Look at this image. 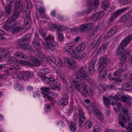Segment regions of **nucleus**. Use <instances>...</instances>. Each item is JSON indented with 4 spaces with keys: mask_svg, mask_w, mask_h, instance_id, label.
Listing matches in <instances>:
<instances>
[{
    "mask_svg": "<svg viewBox=\"0 0 132 132\" xmlns=\"http://www.w3.org/2000/svg\"><path fill=\"white\" fill-rule=\"evenodd\" d=\"M59 86L57 85L53 84L50 85L48 87H42L40 89L42 90V93L43 97L46 98L49 100L52 101L53 97L52 96L55 94V93L52 92L50 95L48 94L49 90L50 89H58Z\"/></svg>",
    "mask_w": 132,
    "mask_h": 132,
    "instance_id": "1",
    "label": "nucleus"
},
{
    "mask_svg": "<svg viewBox=\"0 0 132 132\" xmlns=\"http://www.w3.org/2000/svg\"><path fill=\"white\" fill-rule=\"evenodd\" d=\"M75 84V87L78 90L83 94V96H86V94H88L92 96L94 95L93 90L90 87L88 88V90L86 89L87 86L85 83H73Z\"/></svg>",
    "mask_w": 132,
    "mask_h": 132,
    "instance_id": "2",
    "label": "nucleus"
},
{
    "mask_svg": "<svg viewBox=\"0 0 132 132\" xmlns=\"http://www.w3.org/2000/svg\"><path fill=\"white\" fill-rule=\"evenodd\" d=\"M54 39V37L53 36L49 35L45 38L46 43L43 42V44L47 49H55L58 47V44L55 42H51Z\"/></svg>",
    "mask_w": 132,
    "mask_h": 132,
    "instance_id": "3",
    "label": "nucleus"
},
{
    "mask_svg": "<svg viewBox=\"0 0 132 132\" xmlns=\"http://www.w3.org/2000/svg\"><path fill=\"white\" fill-rule=\"evenodd\" d=\"M132 38V37L130 36H128L126 37L125 39L121 43L120 46L119 47L117 50V54L118 55H120L122 54L124 51L125 47L130 42Z\"/></svg>",
    "mask_w": 132,
    "mask_h": 132,
    "instance_id": "4",
    "label": "nucleus"
},
{
    "mask_svg": "<svg viewBox=\"0 0 132 132\" xmlns=\"http://www.w3.org/2000/svg\"><path fill=\"white\" fill-rule=\"evenodd\" d=\"M87 72L85 71V69L84 67H82L79 70L75 73V75L77 77L75 81H73V82H78L83 80L84 77L87 75Z\"/></svg>",
    "mask_w": 132,
    "mask_h": 132,
    "instance_id": "5",
    "label": "nucleus"
},
{
    "mask_svg": "<svg viewBox=\"0 0 132 132\" xmlns=\"http://www.w3.org/2000/svg\"><path fill=\"white\" fill-rule=\"evenodd\" d=\"M85 46V44L83 43L80 44L78 45V47L77 50V54L75 56L74 58L78 60H80L85 58L86 54L84 53H82L80 55H79L83 51Z\"/></svg>",
    "mask_w": 132,
    "mask_h": 132,
    "instance_id": "6",
    "label": "nucleus"
},
{
    "mask_svg": "<svg viewBox=\"0 0 132 132\" xmlns=\"http://www.w3.org/2000/svg\"><path fill=\"white\" fill-rule=\"evenodd\" d=\"M78 47V46L74 48L71 46H65L63 47V50L70 55L71 58H74L75 55L77 54V50Z\"/></svg>",
    "mask_w": 132,
    "mask_h": 132,
    "instance_id": "7",
    "label": "nucleus"
},
{
    "mask_svg": "<svg viewBox=\"0 0 132 132\" xmlns=\"http://www.w3.org/2000/svg\"><path fill=\"white\" fill-rule=\"evenodd\" d=\"M31 38V36L30 35H27L23 38L18 40L17 42V44L20 48L24 49L26 46L28 45Z\"/></svg>",
    "mask_w": 132,
    "mask_h": 132,
    "instance_id": "8",
    "label": "nucleus"
},
{
    "mask_svg": "<svg viewBox=\"0 0 132 132\" xmlns=\"http://www.w3.org/2000/svg\"><path fill=\"white\" fill-rule=\"evenodd\" d=\"M25 15L26 18L24 19V24L23 26L26 29H28L30 27L32 22L29 11H26Z\"/></svg>",
    "mask_w": 132,
    "mask_h": 132,
    "instance_id": "9",
    "label": "nucleus"
},
{
    "mask_svg": "<svg viewBox=\"0 0 132 132\" xmlns=\"http://www.w3.org/2000/svg\"><path fill=\"white\" fill-rule=\"evenodd\" d=\"M32 43L36 51L37 52H40L41 49L40 44L39 41L38 35L36 33H35Z\"/></svg>",
    "mask_w": 132,
    "mask_h": 132,
    "instance_id": "10",
    "label": "nucleus"
},
{
    "mask_svg": "<svg viewBox=\"0 0 132 132\" xmlns=\"http://www.w3.org/2000/svg\"><path fill=\"white\" fill-rule=\"evenodd\" d=\"M110 59L106 57L103 56L101 57L99 61V67H103L108 63H110Z\"/></svg>",
    "mask_w": 132,
    "mask_h": 132,
    "instance_id": "11",
    "label": "nucleus"
},
{
    "mask_svg": "<svg viewBox=\"0 0 132 132\" xmlns=\"http://www.w3.org/2000/svg\"><path fill=\"white\" fill-rule=\"evenodd\" d=\"M79 125L80 127H82V124L83 123L84 121L85 120V117L81 109H79Z\"/></svg>",
    "mask_w": 132,
    "mask_h": 132,
    "instance_id": "12",
    "label": "nucleus"
},
{
    "mask_svg": "<svg viewBox=\"0 0 132 132\" xmlns=\"http://www.w3.org/2000/svg\"><path fill=\"white\" fill-rule=\"evenodd\" d=\"M130 53V51L128 49L124 50L121 57L120 60L123 61H126L129 57Z\"/></svg>",
    "mask_w": 132,
    "mask_h": 132,
    "instance_id": "13",
    "label": "nucleus"
},
{
    "mask_svg": "<svg viewBox=\"0 0 132 132\" xmlns=\"http://www.w3.org/2000/svg\"><path fill=\"white\" fill-rule=\"evenodd\" d=\"M129 9L128 7H125L121 9L118 10L115 12L112 15V16L116 19L118 16L120 15L122 13L124 12L126 10Z\"/></svg>",
    "mask_w": 132,
    "mask_h": 132,
    "instance_id": "14",
    "label": "nucleus"
},
{
    "mask_svg": "<svg viewBox=\"0 0 132 132\" xmlns=\"http://www.w3.org/2000/svg\"><path fill=\"white\" fill-rule=\"evenodd\" d=\"M51 60L54 62L55 64L58 66L62 67L63 62L62 60L60 58H57L55 59L52 57Z\"/></svg>",
    "mask_w": 132,
    "mask_h": 132,
    "instance_id": "15",
    "label": "nucleus"
},
{
    "mask_svg": "<svg viewBox=\"0 0 132 132\" xmlns=\"http://www.w3.org/2000/svg\"><path fill=\"white\" fill-rule=\"evenodd\" d=\"M18 18L13 14L11 17H10L7 20V22L8 23L11 24V25L13 26H15L16 24V20Z\"/></svg>",
    "mask_w": 132,
    "mask_h": 132,
    "instance_id": "16",
    "label": "nucleus"
},
{
    "mask_svg": "<svg viewBox=\"0 0 132 132\" xmlns=\"http://www.w3.org/2000/svg\"><path fill=\"white\" fill-rule=\"evenodd\" d=\"M52 27L54 29L59 31H62L67 29V28L62 25H59L54 24H52Z\"/></svg>",
    "mask_w": 132,
    "mask_h": 132,
    "instance_id": "17",
    "label": "nucleus"
},
{
    "mask_svg": "<svg viewBox=\"0 0 132 132\" xmlns=\"http://www.w3.org/2000/svg\"><path fill=\"white\" fill-rule=\"evenodd\" d=\"M31 61L32 62L33 67L40 65L43 63V61L42 60H39V59L35 57L32 58Z\"/></svg>",
    "mask_w": 132,
    "mask_h": 132,
    "instance_id": "18",
    "label": "nucleus"
},
{
    "mask_svg": "<svg viewBox=\"0 0 132 132\" xmlns=\"http://www.w3.org/2000/svg\"><path fill=\"white\" fill-rule=\"evenodd\" d=\"M117 28L116 27H113L111 29L107 34L106 36L108 37H110L113 35L117 32Z\"/></svg>",
    "mask_w": 132,
    "mask_h": 132,
    "instance_id": "19",
    "label": "nucleus"
},
{
    "mask_svg": "<svg viewBox=\"0 0 132 132\" xmlns=\"http://www.w3.org/2000/svg\"><path fill=\"white\" fill-rule=\"evenodd\" d=\"M68 100V96L67 94H65L63 96L62 99L60 101V103L63 105H66L67 104Z\"/></svg>",
    "mask_w": 132,
    "mask_h": 132,
    "instance_id": "20",
    "label": "nucleus"
},
{
    "mask_svg": "<svg viewBox=\"0 0 132 132\" xmlns=\"http://www.w3.org/2000/svg\"><path fill=\"white\" fill-rule=\"evenodd\" d=\"M87 3L89 6L92 7V9H94L98 6V3L95 0H88Z\"/></svg>",
    "mask_w": 132,
    "mask_h": 132,
    "instance_id": "21",
    "label": "nucleus"
},
{
    "mask_svg": "<svg viewBox=\"0 0 132 132\" xmlns=\"http://www.w3.org/2000/svg\"><path fill=\"white\" fill-rule=\"evenodd\" d=\"M39 76L44 80L47 81H49L51 82H54L56 81V80L54 78L52 77L49 78L48 77H46L44 74H43L42 73H40Z\"/></svg>",
    "mask_w": 132,
    "mask_h": 132,
    "instance_id": "22",
    "label": "nucleus"
},
{
    "mask_svg": "<svg viewBox=\"0 0 132 132\" xmlns=\"http://www.w3.org/2000/svg\"><path fill=\"white\" fill-rule=\"evenodd\" d=\"M119 69L122 72H123L127 70L126 64L124 62H120L119 63Z\"/></svg>",
    "mask_w": 132,
    "mask_h": 132,
    "instance_id": "23",
    "label": "nucleus"
},
{
    "mask_svg": "<svg viewBox=\"0 0 132 132\" xmlns=\"http://www.w3.org/2000/svg\"><path fill=\"white\" fill-rule=\"evenodd\" d=\"M102 16V15L101 12H97L92 15V18L94 20H97L100 19Z\"/></svg>",
    "mask_w": 132,
    "mask_h": 132,
    "instance_id": "24",
    "label": "nucleus"
},
{
    "mask_svg": "<svg viewBox=\"0 0 132 132\" xmlns=\"http://www.w3.org/2000/svg\"><path fill=\"white\" fill-rule=\"evenodd\" d=\"M23 29V27L20 26H15L12 28V33L13 34H15L19 32Z\"/></svg>",
    "mask_w": 132,
    "mask_h": 132,
    "instance_id": "25",
    "label": "nucleus"
},
{
    "mask_svg": "<svg viewBox=\"0 0 132 132\" xmlns=\"http://www.w3.org/2000/svg\"><path fill=\"white\" fill-rule=\"evenodd\" d=\"M97 59V56L96 55H94L92 57V59L90 61V63L89 64V66H90L91 68H94Z\"/></svg>",
    "mask_w": 132,
    "mask_h": 132,
    "instance_id": "26",
    "label": "nucleus"
},
{
    "mask_svg": "<svg viewBox=\"0 0 132 132\" xmlns=\"http://www.w3.org/2000/svg\"><path fill=\"white\" fill-rule=\"evenodd\" d=\"M123 89L127 90H131L132 89V85L130 83H124L122 86Z\"/></svg>",
    "mask_w": 132,
    "mask_h": 132,
    "instance_id": "27",
    "label": "nucleus"
},
{
    "mask_svg": "<svg viewBox=\"0 0 132 132\" xmlns=\"http://www.w3.org/2000/svg\"><path fill=\"white\" fill-rule=\"evenodd\" d=\"M11 3H9L8 5L5 6V13H6L7 15L10 14L11 12L12 9L11 7Z\"/></svg>",
    "mask_w": 132,
    "mask_h": 132,
    "instance_id": "28",
    "label": "nucleus"
},
{
    "mask_svg": "<svg viewBox=\"0 0 132 132\" xmlns=\"http://www.w3.org/2000/svg\"><path fill=\"white\" fill-rule=\"evenodd\" d=\"M15 56L18 59H22V58L24 59L26 55L20 51H18L15 53Z\"/></svg>",
    "mask_w": 132,
    "mask_h": 132,
    "instance_id": "29",
    "label": "nucleus"
},
{
    "mask_svg": "<svg viewBox=\"0 0 132 132\" xmlns=\"http://www.w3.org/2000/svg\"><path fill=\"white\" fill-rule=\"evenodd\" d=\"M77 63L76 61L73 59L69 63V64L68 65L67 67L70 69H72L75 68L77 66Z\"/></svg>",
    "mask_w": 132,
    "mask_h": 132,
    "instance_id": "30",
    "label": "nucleus"
},
{
    "mask_svg": "<svg viewBox=\"0 0 132 132\" xmlns=\"http://www.w3.org/2000/svg\"><path fill=\"white\" fill-rule=\"evenodd\" d=\"M103 97L104 105L106 107H109V105L111 104L109 98L104 96Z\"/></svg>",
    "mask_w": 132,
    "mask_h": 132,
    "instance_id": "31",
    "label": "nucleus"
},
{
    "mask_svg": "<svg viewBox=\"0 0 132 132\" xmlns=\"http://www.w3.org/2000/svg\"><path fill=\"white\" fill-rule=\"evenodd\" d=\"M98 111V113L96 114V115L99 120L102 122L104 121V120L102 113L100 111Z\"/></svg>",
    "mask_w": 132,
    "mask_h": 132,
    "instance_id": "32",
    "label": "nucleus"
},
{
    "mask_svg": "<svg viewBox=\"0 0 132 132\" xmlns=\"http://www.w3.org/2000/svg\"><path fill=\"white\" fill-rule=\"evenodd\" d=\"M38 10L39 12V14L43 18H45L46 17V15L45 14V10L44 9L41 8L39 9Z\"/></svg>",
    "mask_w": 132,
    "mask_h": 132,
    "instance_id": "33",
    "label": "nucleus"
},
{
    "mask_svg": "<svg viewBox=\"0 0 132 132\" xmlns=\"http://www.w3.org/2000/svg\"><path fill=\"white\" fill-rule=\"evenodd\" d=\"M111 103L112 106L116 105V107L118 109V110H120V111H121V109L122 107V105L120 103L112 102Z\"/></svg>",
    "mask_w": 132,
    "mask_h": 132,
    "instance_id": "34",
    "label": "nucleus"
},
{
    "mask_svg": "<svg viewBox=\"0 0 132 132\" xmlns=\"http://www.w3.org/2000/svg\"><path fill=\"white\" fill-rule=\"evenodd\" d=\"M7 54H6V55H5V58L6 59H8L9 62H13L16 61V59L14 57H9V55H8L7 56Z\"/></svg>",
    "mask_w": 132,
    "mask_h": 132,
    "instance_id": "35",
    "label": "nucleus"
},
{
    "mask_svg": "<svg viewBox=\"0 0 132 132\" xmlns=\"http://www.w3.org/2000/svg\"><path fill=\"white\" fill-rule=\"evenodd\" d=\"M21 4V0H16L14 6L15 9L19 10Z\"/></svg>",
    "mask_w": 132,
    "mask_h": 132,
    "instance_id": "36",
    "label": "nucleus"
},
{
    "mask_svg": "<svg viewBox=\"0 0 132 132\" xmlns=\"http://www.w3.org/2000/svg\"><path fill=\"white\" fill-rule=\"evenodd\" d=\"M57 34L59 40L60 41H62L64 38L63 34L60 32H57Z\"/></svg>",
    "mask_w": 132,
    "mask_h": 132,
    "instance_id": "37",
    "label": "nucleus"
},
{
    "mask_svg": "<svg viewBox=\"0 0 132 132\" xmlns=\"http://www.w3.org/2000/svg\"><path fill=\"white\" fill-rule=\"evenodd\" d=\"M93 123L90 120H87L85 123V127L87 128H90L92 125Z\"/></svg>",
    "mask_w": 132,
    "mask_h": 132,
    "instance_id": "38",
    "label": "nucleus"
},
{
    "mask_svg": "<svg viewBox=\"0 0 132 132\" xmlns=\"http://www.w3.org/2000/svg\"><path fill=\"white\" fill-rule=\"evenodd\" d=\"M130 18V16L129 15L126 16H124L120 19V22H124L125 21H127Z\"/></svg>",
    "mask_w": 132,
    "mask_h": 132,
    "instance_id": "39",
    "label": "nucleus"
},
{
    "mask_svg": "<svg viewBox=\"0 0 132 132\" xmlns=\"http://www.w3.org/2000/svg\"><path fill=\"white\" fill-rule=\"evenodd\" d=\"M72 59L68 57H65L64 58L63 60L64 63L66 65L67 67L69 63H70V62L72 60Z\"/></svg>",
    "mask_w": 132,
    "mask_h": 132,
    "instance_id": "40",
    "label": "nucleus"
},
{
    "mask_svg": "<svg viewBox=\"0 0 132 132\" xmlns=\"http://www.w3.org/2000/svg\"><path fill=\"white\" fill-rule=\"evenodd\" d=\"M20 13V11L19 10L14 9L13 12V14L18 18L19 16Z\"/></svg>",
    "mask_w": 132,
    "mask_h": 132,
    "instance_id": "41",
    "label": "nucleus"
},
{
    "mask_svg": "<svg viewBox=\"0 0 132 132\" xmlns=\"http://www.w3.org/2000/svg\"><path fill=\"white\" fill-rule=\"evenodd\" d=\"M12 67L15 70H19L21 68V65L20 64L15 63L13 65Z\"/></svg>",
    "mask_w": 132,
    "mask_h": 132,
    "instance_id": "42",
    "label": "nucleus"
},
{
    "mask_svg": "<svg viewBox=\"0 0 132 132\" xmlns=\"http://www.w3.org/2000/svg\"><path fill=\"white\" fill-rule=\"evenodd\" d=\"M106 72L104 70H102V71L101 72L100 74V76L101 78H105L106 76Z\"/></svg>",
    "mask_w": 132,
    "mask_h": 132,
    "instance_id": "43",
    "label": "nucleus"
},
{
    "mask_svg": "<svg viewBox=\"0 0 132 132\" xmlns=\"http://www.w3.org/2000/svg\"><path fill=\"white\" fill-rule=\"evenodd\" d=\"M79 29L81 31H87L85 24H81L80 26Z\"/></svg>",
    "mask_w": 132,
    "mask_h": 132,
    "instance_id": "44",
    "label": "nucleus"
},
{
    "mask_svg": "<svg viewBox=\"0 0 132 132\" xmlns=\"http://www.w3.org/2000/svg\"><path fill=\"white\" fill-rule=\"evenodd\" d=\"M109 3L107 2H103L101 4L102 7L104 10H106L108 7Z\"/></svg>",
    "mask_w": 132,
    "mask_h": 132,
    "instance_id": "45",
    "label": "nucleus"
},
{
    "mask_svg": "<svg viewBox=\"0 0 132 132\" xmlns=\"http://www.w3.org/2000/svg\"><path fill=\"white\" fill-rule=\"evenodd\" d=\"M69 128L72 131H74L76 130L75 125H74L73 123H71L69 126Z\"/></svg>",
    "mask_w": 132,
    "mask_h": 132,
    "instance_id": "46",
    "label": "nucleus"
},
{
    "mask_svg": "<svg viewBox=\"0 0 132 132\" xmlns=\"http://www.w3.org/2000/svg\"><path fill=\"white\" fill-rule=\"evenodd\" d=\"M51 104L49 103L46 104L45 106V109L47 112H49L51 109Z\"/></svg>",
    "mask_w": 132,
    "mask_h": 132,
    "instance_id": "47",
    "label": "nucleus"
},
{
    "mask_svg": "<svg viewBox=\"0 0 132 132\" xmlns=\"http://www.w3.org/2000/svg\"><path fill=\"white\" fill-rule=\"evenodd\" d=\"M132 100L131 98H130L128 101L125 103V105L127 107L129 108L131 106V101Z\"/></svg>",
    "mask_w": 132,
    "mask_h": 132,
    "instance_id": "48",
    "label": "nucleus"
},
{
    "mask_svg": "<svg viewBox=\"0 0 132 132\" xmlns=\"http://www.w3.org/2000/svg\"><path fill=\"white\" fill-rule=\"evenodd\" d=\"M119 118L120 120L123 121L125 122H126V118L121 113H120L119 115Z\"/></svg>",
    "mask_w": 132,
    "mask_h": 132,
    "instance_id": "49",
    "label": "nucleus"
},
{
    "mask_svg": "<svg viewBox=\"0 0 132 132\" xmlns=\"http://www.w3.org/2000/svg\"><path fill=\"white\" fill-rule=\"evenodd\" d=\"M93 9H92V7H90V8H89L84 10L83 11V13L84 14H89L91 12Z\"/></svg>",
    "mask_w": 132,
    "mask_h": 132,
    "instance_id": "50",
    "label": "nucleus"
},
{
    "mask_svg": "<svg viewBox=\"0 0 132 132\" xmlns=\"http://www.w3.org/2000/svg\"><path fill=\"white\" fill-rule=\"evenodd\" d=\"M122 101V102L126 103L130 98L129 96H122L121 97Z\"/></svg>",
    "mask_w": 132,
    "mask_h": 132,
    "instance_id": "51",
    "label": "nucleus"
},
{
    "mask_svg": "<svg viewBox=\"0 0 132 132\" xmlns=\"http://www.w3.org/2000/svg\"><path fill=\"white\" fill-rule=\"evenodd\" d=\"M132 0H120V2L122 5L131 2Z\"/></svg>",
    "mask_w": 132,
    "mask_h": 132,
    "instance_id": "52",
    "label": "nucleus"
},
{
    "mask_svg": "<svg viewBox=\"0 0 132 132\" xmlns=\"http://www.w3.org/2000/svg\"><path fill=\"white\" fill-rule=\"evenodd\" d=\"M104 85L105 88L109 89H113L114 87H116V86L115 85Z\"/></svg>",
    "mask_w": 132,
    "mask_h": 132,
    "instance_id": "53",
    "label": "nucleus"
},
{
    "mask_svg": "<svg viewBox=\"0 0 132 132\" xmlns=\"http://www.w3.org/2000/svg\"><path fill=\"white\" fill-rule=\"evenodd\" d=\"M3 27L4 28L5 30L9 31L12 28L11 26H9L8 25L4 24L3 25Z\"/></svg>",
    "mask_w": 132,
    "mask_h": 132,
    "instance_id": "54",
    "label": "nucleus"
},
{
    "mask_svg": "<svg viewBox=\"0 0 132 132\" xmlns=\"http://www.w3.org/2000/svg\"><path fill=\"white\" fill-rule=\"evenodd\" d=\"M87 31H88L91 29L93 26V24L92 23H89L85 24Z\"/></svg>",
    "mask_w": 132,
    "mask_h": 132,
    "instance_id": "55",
    "label": "nucleus"
},
{
    "mask_svg": "<svg viewBox=\"0 0 132 132\" xmlns=\"http://www.w3.org/2000/svg\"><path fill=\"white\" fill-rule=\"evenodd\" d=\"M92 108L95 114L98 113V111H100L98 109L97 105H93L92 107Z\"/></svg>",
    "mask_w": 132,
    "mask_h": 132,
    "instance_id": "56",
    "label": "nucleus"
},
{
    "mask_svg": "<svg viewBox=\"0 0 132 132\" xmlns=\"http://www.w3.org/2000/svg\"><path fill=\"white\" fill-rule=\"evenodd\" d=\"M14 86L15 88H19L20 90L23 88L22 85L19 83H16L15 84Z\"/></svg>",
    "mask_w": 132,
    "mask_h": 132,
    "instance_id": "57",
    "label": "nucleus"
},
{
    "mask_svg": "<svg viewBox=\"0 0 132 132\" xmlns=\"http://www.w3.org/2000/svg\"><path fill=\"white\" fill-rule=\"evenodd\" d=\"M128 127L126 128L128 132H132V123H129Z\"/></svg>",
    "mask_w": 132,
    "mask_h": 132,
    "instance_id": "58",
    "label": "nucleus"
},
{
    "mask_svg": "<svg viewBox=\"0 0 132 132\" xmlns=\"http://www.w3.org/2000/svg\"><path fill=\"white\" fill-rule=\"evenodd\" d=\"M108 42L104 43L101 47V49L102 50H103V51L106 49L108 46Z\"/></svg>",
    "mask_w": 132,
    "mask_h": 132,
    "instance_id": "59",
    "label": "nucleus"
},
{
    "mask_svg": "<svg viewBox=\"0 0 132 132\" xmlns=\"http://www.w3.org/2000/svg\"><path fill=\"white\" fill-rule=\"evenodd\" d=\"M121 109V111H120V110H119L120 112H121L123 111L125 114H128V110L126 109L123 108L122 105Z\"/></svg>",
    "mask_w": 132,
    "mask_h": 132,
    "instance_id": "60",
    "label": "nucleus"
},
{
    "mask_svg": "<svg viewBox=\"0 0 132 132\" xmlns=\"http://www.w3.org/2000/svg\"><path fill=\"white\" fill-rule=\"evenodd\" d=\"M23 80H27L29 79V78L27 76L26 72H23Z\"/></svg>",
    "mask_w": 132,
    "mask_h": 132,
    "instance_id": "61",
    "label": "nucleus"
},
{
    "mask_svg": "<svg viewBox=\"0 0 132 132\" xmlns=\"http://www.w3.org/2000/svg\"><path fill=\"white\" fill-rule=\"evenodd\" d=\"M84 79L85 80L88 82H92V80L89 77H88L87 74V75L84 77Z\"/></svg>",
    "mask_w": 132,
    "mask_h": 132,
    "instance_id": "62",
    "label": "nucleus"
},
{
    "mask_svg": "<svg viewBox=\"0 0 132 132\" xmlns=\"http://www.w3.org/2000/svg\"><path fill=\"white\" fill-rule=\"evenodd\" d=\"M24 49L30 51H32V48L31 46L28 43V45L26 46Z\"/></svg>",
    "mask_w": 132,
    "mask_h": 132,
    "instance_id": "63",
    "label": "nucleus"
},
{
    "mask_svg": "<svg viewBox=\"0 0 132 132\" xmlns=\"http://www.w3.org/2000/svg\"><path fill=\"white\" fill-rule=\"evenodd\" d=\"M122 72L121 71L118 69L117 71H115L113 73L114 76H118Z\"/></svg>",
    "mask_w": 132,
    "mask_h": 132,
    "instance_id": "64",
    "label": "nucleus"
}]
</instances>
